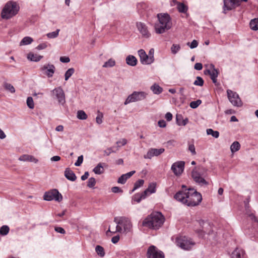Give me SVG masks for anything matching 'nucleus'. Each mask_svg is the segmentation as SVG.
<instances>
[{"instance_id":"obj_1","label":"nucleus","mask_w":258,"mask_h":258,"mask_svg":"<svg viewBox=\"0 0 258 258\" xmlns=\"http://www.w3.org/2000/svg\"><path fill=\"white\" fill-rule=\"evenodd\" d=\"M174 198L188 206H197L202 200L201 194L193 189L179 191L174 196Z\"/></svg>"},{"instance_id":"obj_2","label":"nucleus","mask_w":258,"mask_h":258,"mask_svg":"<svg viewBox=\"0 0 258 258\" xmlns=\"http://www.w3.org/2000/svg\"><path fill=\"white\" fill-rule=\"evenodd\" d=\"M164 217L160 212H154L143 222V225L153 229H158L164 222Z\"/></svg>"},{"instance_id":"obj_3","label":"nucleus","mask_w":258,"mask_h":258,"mask_svg":"<svg viewBox=\"0 0 258 258\" xmlns=\"http://www.w3.org/2000/svg\"><path fill=\"white\" fill-rule=\"evenodd\" d=\"M158 23L155 25V31L158 34L164 33L170 29L172 26L171 19L167 13H160L157 15Z\"/></svg>"},{"instance_id":"obj_4","label":"nucleus","mask_w":258,"mask_h":258,"mask_svg":"<svg viewBox=\"0 0 258 258\" xmlns=\"http://www.w3.org/2000/svg\"><path fill=\"white\" fill-rule=\"evenodd\" d=\"M114 222L116 224V229L113 233L119 232L127 234L133 230V225L131 220L125 217H116Z\"/></svg>"},{"instance_id":"obj_5","label":"nucleus","mask_w":258,"mask_h":258,"mask_svg":"<svg viewBox=\"0 0 258 258\" xmlns=\"http://www.w3.org/2000/svg\"><path fill=\"white\" fill-rule=\"evenodd\" d=\"M19 5L15 2H8L4 7L1 17L3 19H9L16 15L19 11Z\"/></svg>"},{"instance_id":"obj_6","label":"nucleus","mask_w":258,"mask_h":258,"mask_svg":"<svg viewBox=\"0 0 258 258\" xmlns=\"http://www.w3.org/2000/svg\"><path fill=\"white\" fill-rule=\"evenodd\" d=\"M207 169L203 167L195 168L192 172L194 181L201 185H208V182L204 179L206 175Z\"/></svg>"},{"instance_id":"obj_7","label":"nucleus","mask_w":258,"mask_h":258,"mask_svg":"<svg viewBox=\"0 0 258 258\" xmlns=\"http://www.w3.org/2000/svg\"><path fill=\"white\" fill-rule=\"evenodd\" d=\"M148 94L144 91H134L126 99L124 104L127 105L130 103L140 101L146 98Z\"/></svg>"},{"instance_id":"obj_8","label":"nucleus","mask_w":258,"mask_h":258,"mask_svg":"<svg viewBox=\"0 0 258 258\" xmlns=\"http://www.w3.org/2000/svg\"><path fill=\"white\" fill-rule=\"evenodd\" d=\"M176 243L177 246L184 250H188L195 245V242L186 236L178 237Z\"/></svg>"},{"instance_id":"obj_9","label":"nucleus","mask_w":258,"mask_h":258,"mask_svg":"<svg viewBox=\"0 0 258 258\" xmlns=\"http://www.w3.org/2000/svg\"><path fill=\"white\" fill-rule=\"evenodd\" d=\"M205 67L206 69L204 71V74L205 75H209L213 83L217 85V78L219 74V70L216 69L214 65L212 63L206 64Z\"/></svg>"},{"instance_id":"obj_10","label":"nucleus","mask_w":258,"mask_h":258,"mask_svg":"<svg viewBox=\"0 0 258 258\" xmlns=\"http://www.w3.org/2000/svg\"><path fill=\"white\" fill-rule=\"evenodd\" d=\"M227 96L231 103L237 107H240L242 105V101L238 94L233 91L228 89L227 90Z\"/></svg>"},{"instance_id":"obj_11","label":"nucleus","mask_w":258,"mask_h":258,"mask_svg":"<svg viewBox=\"0 0 258 258\" xmlns=\"http://www.w3.org/2000/svg\"><path fill=\"white\" fill-rule=\"evenodd\" d=\"M43 199L47 201L54 200L56 201L60 202L62 200V197L57 189H54L46 192L44 195Z\"/></svg>"},{"instance_id":"obj_12","label":"nucleus","mask_w":258,"mask_h":258,"mask_svg":"<svg viewBox=\"0 0 258 258\" xmlns=\"http://www.w3.org/2000/svg\"><path fill=\"white\" fill-rule=\"evenodd\" d=\"M247 0H224L223 12L230 11L240 5L242 1L246 2Z\"/></svg>"},{"instance_id":"obj_13","label":"nucleus","mask_w":258,"mask_h":258,"mask_svg":"<svg viewBox=\"0 0 258 258\" xmlns=\"http://www.w3.org/2000/svg\"><path fill=\"white\" fill-rule=\"evenodd\" d=\"M148 258H164L162 251L159 250L155 246H150L147 251Z\"/></svg>"},{"instance_id":"obj_14","label":"nucleus","mask_w":258,"mask_h":258,"mask_svg":"<svg viewBox=\"0 0 258 258\" xmlns=\"http://www.w3.org/2000/svg\"><path fill=\"white\" fill-rule=\"evenodd\" d=\"M52 94L54 97L56 98L58 102L61 104H63L65 102V95L62 89L60 87H57L53 89L52 91Z\"/></svg>"},{"instance_id":"obj_15","label":"nucleus","mask_w":258,"mask_h":258,"mask_svg":"<svg viewBox=\"0 0 258 258\" xmlns=\"http://www.w3.org/2000/svg\"><path fill=\"white\" fill-rule=\"evenodd\" d=\"M184 164V161H177L172 165L171 169L176 176H180L183 171Z\"/></svg>"},{"instance_id":"obj_16","label":"nucleus","mask_w":258,"mask_h":258,"mask_svg":"<svg viewBox=\"0 0 258 258\" xmlns=\"http://www.w3.org/2000/svg\"><path fill=\"white\" fill-rule=\"evenodd\" d=\"M55 66L50 63H46L42 66L40 68V71L43 74L46 75L48 77H52L55 72Z\"/></svg>"},{"instance_id":"obj_17","label":"nucleus","mask_w":258,"mask_h":258,"mask_svg":"<svg viewBox=\"0 0 258 258\" xmlns=\"http://www.w3.org/2000/svg\"><path fill=\"white\" fill-rule=\"evenodd\" d=\"M164 151L165 149L164 148H150L147 154L144 156V157L145 159H151L154 156H158L162 154Z\"/></svg>"},{"instance_id":"obj_18","label":"nucleus","mask_w":258,"mask_h":258,"mask_svg":"<svg viewBox=\"0 0 258 258\" xmlns=\"http://www.w3.org/2000/svg\"><path fill=\"white\" fill-rule=\"evenodd\" d=\"M138 52L140 58V61L142 64H150L153 62L151 58L147 54L144 50L142 49H140Z\"/></svg>"},{"instance_id":"obj_19","label":"nucleus","mask_w":258,"mask_h":258,"mask_svg":"<svg viewBox=\"0 0 258 258\" xmlns=\"http://www.w3.org/2000/svg\"><path fill=\"white\" fill-rule=\"evenodd\" d=\"M137 28H138L139 31L142 34L143 36L145 37H149L150 34L147 30V28L144 24H143L141 22H139V23H137Z\"/></svg>"},{"instance_id":"obj_20","label":"nucleus","mask_w":258,"mask_h":258,"mask_svg":"<svg viewBox=\"0 0 258 258\" xmlns=\"http://www.w3.org/2000/svg\"><path fill=\"white\" fill-rule=\"evenodd\" d=\"M19 160L22 161H29L35 163H37L38 161V159H37L34 156L27 154L21 156L19 157Z\"/></svg>"},{"instance_id":"obj_21","label":"nucleus","mask_w":258,"mask_h":258,"mask_svg":"<svg viewBox=\"0 0 258 258\" xmlns=\"http://www.w3.org/2000/svg\"><path fill=\"white\" fill-rule=\"evenodd\" d=\"M244 255V250L239 248H236L232 252L231 258H243Z\"/></svg>"},{"instance_id":"obj_22","label":"nucleus","mask_w":258,"mask_h":258,"mask_svg":"<svg viewBox=\"0 0 258 258\" xmlns=\"http://www.w3.org/2000/svg\"><path fill=\"white\" fill-rule=\"evenodd\" d=\"M135 171H132L126 174H122L117 180L118 183L121 184H124L126 180L130 178L135 173Z\"/></svg>"},{"instance_id":"obj_23","label":"nucleus","mask_w":258,"mask_h":258,"mask_svg":"<svg viewBox=\"0 0 258 258\" xmlns=\"http://www.w3.org/2000/svg\"><path fill=\"white\" fill-rule=\"evenodd\" d=\"M125 61L126 63L128 65L132 67L136 66L138 61L137 59L136 58V57L132 55H130L127 56L126 57Z\"/></svg>"},{"instance_id":"obj_24","label":"nucleus","mask_w":258,"mask_h":258,"mask_svg":"<svg viewBox=\"0 0 258 258\" xmlns=\"http://www.w3.org/2000/svg\"><path fill=\"white\" fill-rule=\"evenodd\" d=\"M65 177L71 181H75L76 179V176L75 173L70 169L67 168L64 171Z\"/></svg>"},{"instance_id":"obj_25","label":"nucleus","mask_w":258,"mask_h":258,"mask_svg":"<svg viewBox=\"0 0 258 258\" xmlns=\"http://www.w3.org/2000/svg\"><path fill=\"white\" fill-rule=\"evenodd\" d=\"M42 56L38 55L37 54H34L33 53H29L27 55V58L31 61H39L42 58Z\"/></svg>"},{"instance_id":"obj_26","label":"nucleus","mask_w":258,"mask_h":258,"mask_svg":"<svg viewBox=\"0 0 258 258\" xmlns=\"http://www.w3.org/2000/svg\"><path fill=\"white\" fill-rule=\"evenodd\" d=\"M151 90L155 94H159L163 91V89L157 84H153L150 88Z\"/></svg>"},{"instance_id":"obj_27","label":"nucleus","mask_w":258,"mask_h":258,"mask_svg":"<svg viewBox=\"0 0 258 258\" xmlns=\"http://www.w3.org/2000/svg\"><path fill=\"white\" fill-rule=\"evenodd\" d=\"M104 163H100L93 169V172L96 174H101L104 172V168L103 165Z\"/></svg>"},{"instance_id":"obj_28","label":"nucleus","mask_w":258,"mask_h":258,"mask_svg":"<svg viewBox=\"0 0 258 258\" xmlns=\"http://www.w3.org/2000/svg\"><path fill=\"white\" fill-rule=\"evenodd\" d=\"M249 27L253 31L258 30V18L252 19L249 22Z\"/></svg>"},{"instance_id":"obj_29","label":"nucleus","mask_w":258,"mask_h":258,"mask_svg":"<svg viewBox=\"0 0 258 258\" xmlns=\"http://www.w3.org/2000/svg\"><path fill=\"white\" fill-rule=\"evenodd\" d=\"M240 148V145L237 141L234 142L230 146L231 152L233 153L238 151Z\"/></svg>"},{"instance_id":"obj_30","label":"nucleus","mask_w":258,"mask_h":258,"mask_svg":"<svg viewBox=\"0 0 258 258\" xmlns=\"http://www.w3.org/2000/svg\"><path fill=\"white\" fill-rule=\"evenodd\" d=\"M177 9L179 12L185 13L188 9L187 7L183 3H178L177 6Z\"/></svg>"},{"instance_id":"obj_31","label":"nucleus","mask_w":258,"mask_h":258,"mask_svg":"<svg viewBox=\"0 0 258 258\" xmlns=\"http://www.w3.org/2000/svg\"><path fill=\"white\" fill-rule=\"evenodd\" d=\"M33 39L30 37H25L21 41V45H25L31 44L33 42Z\"/></svg>"},{"instance_id":"obj_32","label":"nucleus","mask_w":258,"mask_h":258,"mask_svg":"<svg viewBox=\"0 0 258 258\" xmlns=\"http://www.w3.org/2000/svg\"><path fill=\"white\" fill-rule=\"evenodd\" d=\"M207 135H211L212 137L218 138L219 136V133L218 131H214L212 128H208L206 130Z\"/></svg>"},{"instance_id":"obj_33","label":"nucleus","mask_w":258,"mask_h":258,"mask_svg":"<svg viewBox=\"0 0 258 258\" xmlns=\"http://www.w3.org/2000/svg\"><path fill=\"white\" fill-rule=\"evenodd\" d=\"M180 45L179 44H173L171 47V53L173 54H176L180 49Z\"/></svg>"},{"instance_id":"obj_34","label":"nucleus","mask_w":258,"mask_h":258,"mask_svg":"<svg viewBox=\"0 0 258 258\" xmlns=\"http://www.w3.org/2000/svg\"><path fill=\"white\" fill-rule=\"evenodd\" d=\"M115 64V61L110 58L107 61L105 62L103 65V68L112 67Z\"/></svg>"},{"instance_id":"obj_35","label":"nucleus","mask_w":258,"mask_h":258,"mask_svg":"<svg viewBox=\"0 0 258 258\" xmlns=\"http://www.w3.org/2000/svg\"><path fill=\"white\" fill-rule=\"evenodd\" d=\"M77 117L80 119L84 120L87 119V115L83 110H79L77 112Z\"/></svg>"},{"instance_id":"obj_36","label":"nucleus","mask_w":258,"mask_h":258,"mask_svg":"<svg viewBox=\"0 0 258 258\" xmlns=\"http://www.w3.org/2000/svg\"><path fill=\"white\" fill-rule=\"evenodd\" d=\"M75 70L73 68L68 69L64 74L65 80L67 81L74 73Z\"/></svg>"},{"instance_id":"obj_37","label":"nucleus","mask_w":258,"mask_h":258,"mask_svg":"<svg viewBox=\"0 0 258 258\" xmlns=\"http://www.w3.org/2000/svg\"><path fill=\"white\" fill-rule=\"evenodd\" d=\"M4 87L5 89L9 91L11 93H15V88L11 84L8 83H5L4 84Z\"/></svg>"},{"instance_id":"obj_38","label":"nucleus","mask_w":258,"mask_h":258,"mask_svg":"<svg viewBox=\"0 0 258 258\" xmlns=\"http://www.w3.org/2000/svg\"><path fill=\"white\" fill-rule=\"evenodd\" d=\"M59 31V29H57L55 31L47 33L46 36L48 38L50 39L56 38L58 35Z\"/></svg>"},{"instance_id":"obj_39","label":"nucleus","mask_w":258,"mask_h":258,"mask_svg":"<svg viewBox=\"0 0 258 258\" xmlns=\"http://www.w3.org/2000/svg\"><path fill=\"white\" fill-rule=\"evenodd\" d=\"M95 250L97 253L101 257L104 256V255H105L104 248L100 245L96 246L95 248Z\"/></svg>"},{"instance_id":"obj_40","label":"nucleus","mask_w":258,"mask_h":258,"mask_svg":"<svg viewBox=\"0 0 258 258\" xmlns=\"http://www.w3.org/2000/svg\"><path fill=\"white\" fill-rule=\"evenodd\" d=\"M9 231V228L8 226H3L0 229V234L2 235H7Z\"/></svg>"},{"instance_id":"obj_41","label":"nucleus","mask_w":258,"mask_h":258,"mask_svg":"<svg viewBox=\"0 0 258 258\" xmlns=\"http://www.w3.org/2000/svg\"><path fill=\"white\" fill-rule=\"evenodd\" d=\"M204 82L203 79L201 77H197L196 80L194 82V84L196 86H203Z\"/></svg>"},{"instance_id":"obj_42","label":"nucleus","mask_w":258,"mask_h":258,"mask_svg":"<svg viewBox=\"0 0 258 258\" xmlns=\"http://www.w3.org/2000/svg\"><path fill=\"white\" fill-rule=\"evenodd\" d=\"M202 103L201 100H197L196 101H192L190 103L189 106L192 108H197Z\"/></svg>"},{"instance_id":"obj_43","label":"nucleus","mask_w":258,"mask_h":258,"mask_svg":"<svg viewBox=\"0 0 258 258\" xmlns=\"http://www.w3.org/2000/svg\"><path fill=\"white\" fill-rule=\"evenodd\" d=\"M27 105L28 107L30 109H33L34 107V104L33 98L31 97H28L27 99Z\"/></svg>"},{"instance_id":"obj_44","label":"nucleus","mask_w":258,"mask_h":258,"mask_svg":"<svg viewBox=\"0 0 258 258\" xmlns=\"http://www.w3.org/2000/svg\"><path fill=\"white\" fill-rule=\"evenodd\" d=\"M103 117V114L102 112L98 111L97 112V116L96 118V121L98 124H100L102 122V118Z\"/></svg>"},{"instance_id":"obj_45","label":"nucleus","mask_w":258,"mask_h":258,"mask_svg":"<svg viewBox=\"0 0 258 258\" xmlns=\"http://www.w3.org/2000/svg\"><path fill=\"white\" fill-rule=\"evenodd\" d=\"M96 184V179L93 177H91L88 181L87 186L89 187H93Z\"/></svg>"},{"instance_id":"obj_46","label":"nucleus","mask_w":258,"mask_h":258,"mask_svg":"<svg viewBox=\"0 0 258 258\" xmlns=\"http://www.w3.org/2000/svg\"><path fill=\"white\" fill-rule=\"evenodd\" d=\"M144 183V180L143 179H139L138 181L136 182L134 185V188L133 190L138 188L139 187L142 186Z\"/></svg>"},{"instance_id":"obj_47","label":"nucleus","mask_w":258,"mask_h":258,"mask_svg":"<svg viewBox=\"0 0 258 258\" xmlns=\"http://www.w3.org/2000/svg\"><path fill=\"white\" fill-rule=\"evenodd\" d=\"M246 214L248 216V217L251 219L252 221H254V222H258V221L257 220L256 218H255V216L253 215V213H251L248 210H246Z\"/></svg>"},{"instance_id":"obj_48","label":"nucleus","mask_w":258,"mask_h":258,"mask_svg":"<svg viewBox=\"0 0 258 258\" xmlns=\"http://www.w3.org/2000/svg\"><path fill=\"white\" fill-rule=\"evenodd\" d=\"M126 143H127V141L125 139H122L120 141H117L116 143V145H117V148L116 149V150H118V148L120 147V145L124 146L126 144Z\"/></svg>"},{"instance_id":"obj_49","label":"nucleus","mask_w":258,"mask_h":258,"mask_svg":"<svg viewBox=\"0 0 258 258\" xmlns=\"http://www.w3.org/2000/svg\"><path fill=\"white\" fill-rule=\"evenodd\" d=\"M156 186L154 183H152L149 185L148 188H147L148 190L149 191L150 194L154 193L156 191Z\"/></svg>"},{"instance_id":"obj_50","label":"nucleus","mask_w":258,"mask_h":258,"mask_svg":"<svg viewBox=\"0 0 258 258\" xmlns=\"http://www.w3.org/2000/svg\"><path fill=\"white\" fill-rule=\"evenodd\" d=\"M187 45H188L191 49H193L198 46V42L197 40H194L190 43L188 42Z\"/></svg>"},{"instance_id":"obj_51","label":"nucleus","mask_w":258,"mask_h":258,"mask_svg":"<svg viewBox=\"0 0 258 258\" xmlns=\"http://www.w3.org/2000/svg\"><path fill=\"white\" fill-rule=\"evenodd\" d=\"M83 161V156L81 155L78 157L77 161L75 163V165L76 166H80Z\"/></svg>"},{"instance_id":"obj_52","label":"nucleus","mask_w":258,"mask_h":258,"mask_svg":"<svg viewBox=\"0 0 258 258\" xmlns=\"http://www.w3.org/2000/svg\"><path fill=\"white\" fill-rule=\"evenodd\" d=\"M115 152L116 151L113 150V147H110L104 150V153L106 156H109L111 153Z\"/></svg>"},{"instance_id":"obj_53","label":"nucleus","mask_w":258,"mask_h":258,"mask_svg":"<svg viewBox=\"0 0 258 258\" xmlns=\"http://www.w3.org/2000/svg\"><path fill=\"white\" fill-rule=\"evenodd\" d=\"M188 150L191 152L192 155L196 154V149L194 144L189 145Z\"/></svg>"},{"instance_id":"obj_54","label":"nucleus","mask_w":258,"mask_h":258,"mask_svg":"<svg viewBox=\"0 0 258 258\" xmlns=\"http://www.w3.org/2000/svg\"><path fill=\"white\" fill-rule=\"evenodd\" d=\"M143 199H145L142 197L141 195L137 194L134 197V200L136 201L137 203H140Z\"/></svg>"},{"instance_id":"obj_55","label":"nucleus","mask_w":258,"mask_h":258,"mask_svg":"<svg viewBox=\"0 0 258 258\" xmlns=\"http://www.w3.org/2000/svg\"><path fill=\"white\" fill-rule=\"evenodd\" d=\"M47 47V43L44 42L39 44L37 47L36 49L38 50H42L45 49Z\"/></svg>"},{"instance_id":"obj_56","label":"nucleus","mask_w":258,"mask_h":258,"mask_svg":"<svg viewBox=\"0 0 258 258\" xmlns=\"http://www.w3.org/2000/svg\"><path fill=\"white\" fill-rule=\"evenodd\" d=\"M60 61L62 62L68 63L70 62V59L69 57L61 56L60 57Z\"/></svg>"},{"instance_id":"obj_57","label":"nucleus","mask_w":258,"mask_h":258,"mask_svg":"<svg viewBox=\"0 0 258 258\" xmlns=\"http://www.w3.org/2000/svg\"><path fill=\"white\" fill-rule=\"evenodd\" d=\"M111 191H112V192H113L114 193H118V192H122V190L119 187H118L117 186H114V187H112Z\"/></svg>"},{"instance_id":"obj_58","label":"nucleus","mask_w":258,"mask_h":258,"mask_svg":"<svg viewBox=\"0 0 258 258\" xmlns=\"http://www.w3.org/2000/svg\"><path fill=\"white\" fill-rule=\"evenodd\" d=\"M54 229H55V231L58 233H60L61 234L65 233V230L62 228H61L60 227H55Z\"/></svg>"},{"instance_id":"obj_59","label":"nucleus","mask_w":258,"mask_h":258,"mask_svg":"<svg viewBox=\"0 0 258 258\" xmlns=\"http://www.w3.org/2000/svg\"><path fill=\"white\" fill-rule=\"evenodd\" d=\"M158 124L160 127H165L166 126V123L164 120H160L158 121Z\"/></svg>"},{"instance_id":"obj_60","label":"nucleus","mask_w":258,"mask_h":258,"mask_svg":"<svg viewBox=\"0 0 258 258\" xmlns=\"http://www.w3.org/2000/svg\"><path fill=\"white\" fill-rule=\"evenodd\" d=\"M194 68L196 70L200 71L203 68V65L201 63H199V62L196 63L195 64Z\"/></svg>"},{"instance_id":"obj_61","label":"nucleus","mask_w":258,"mask_h":258,"mask_svg":"<svg viewBox=\"0 0 258 258\" xmlns=\"http://www.w3.org/2000/svg\"><path fill=\"white\" fill-rule=\"evenodd\" d=\"M154 50L153 48L150 49V50L149 51L148 56L151 58V60H152V62L154 61Z\"/></svg>"},{"instance_id":"obj_62","label":"nucleus","mask_w":258,"mask_h":258,"mask_svg":"<svg viewBox=\"0 0 258 258\" xmlns=\"http://www.w3.org/2000/svg\"><path fill=\"white\" fill-rule=\"evenodd\" d=\"M119 238L120 237L118 235L113 236L111 239V242L114 244L118 242Z\"/></svg>"},{"instance_id":"obj_63","label":"nucleus","mask_w":258,"mask_h":258,"mask_svg":"<svg viewBox=\"0 0 258 258\" xmlns=\"http://www.w3.org/2000/svg\"><path fill=\"white\" fill-rule=\"evenodd\" d=\"M165 118L167 121H170L172 118V114L170 112H167L165 114Z\"/></svg>"},{"instance_id":"obj_64","label":"nucleus","mask_w":258,"mask_h":258,"mask_svg":"<svg viewBox=\"0 0 258 258\" xmlns=\"http://www.w3.org/2000/svg\"><path fill=\"white\" fill-rule=\"evenodd\" d=\"M89 175V172L88 171L85 172V173L81 176V179L82 180L87 179L88 178Z\"/></svg>"}]
</instances>
